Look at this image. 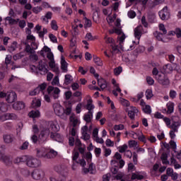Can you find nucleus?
Returning a JSON list of instances; mask_svg holds the SVG:
<instances>
[{
  "mask_svg": "<svg viewBox=\"0 0 181 181\" xmlns=\"http://www.w3.org/2000/svg\"><path fill=\"white\" fill-rule=\"evenodd\" d=\"M24 158V162L28 168H39L42 165L40 160L37 158H35L30 156H25Z\"/></svg>",
  "mask_w": 181,
  "mask_h": 181,
  "instance_id": "nucleus-1",
  "label": "nucleus"
},
{
  "mask_svg": "<svg viewBox=\"0 0 181 181\" xmlns=\"http://www.w3.org/2000/svg\"><path fill=\"white\" fill-rule=\"evenodd\" d=\"M157 81L161 86H169L170 84V81H169V78L165 75V74H160L156 77Z\"/></svg>",
  "mask_w": 181,
  "mask_h": 181,
  "instance_id": "nucleus-2",
  "label": "nucleus"
},
{
  "mask_svg": "<svg viewBox=\"0 0 181 181\" xmlns=\"http://www.w3.org/2000/svg\"><path fill=\"white\" fill-rule=\"evenodd\" d=\"M158 15L162 21H168V19H170V12H169L168 6H165L162 10H160Z\"/></svg>",
  "mask_w": 181,
  "mask_h": 181,
  "instance_id": "nucleus-3",
  "label": "nucleus"
},
{
  "mask_svg": "<svg viewBox=\"0 0 181 181\" xmlns=\"http://www.w3.org/2000/svg\"><path fill=\"white\" fill-rule=\"evenodd\" d=\"M47 92L49 95H52L54 100L59 98V94H60V89L57 87L49 86L47 88Z\"/></svg>",
  "mask_w": 181,
  "mask_h": 181,
  "instance_id": "nucleus-4",
  "label": "nucleus"
},
{
  "mask_svg": "<svg viewBox=\"0 0 181 181\" xmlns=\"http://www.w3.org/2000/svg\"><path fill=\"white\" fill-rule=\"evenodd\" d=\"M44 176L45 172H43V170L35 169L31 173V177L34 180H40Z\"/></svg>",
  "mask_w": 181,
  "mask_h": 181,
  "instance_id": "nucleus-5",
  "label": "nucleus"
},
{
  "mask_svg": "<svg viewBox=\"0 0 181 181\" xmlns=\"http://www.w3.org/2000/svg\"><path fill=\"white\" fill-rule=\"evenodd\" d=\"M53 108L56 115H58V117H62L64 115V107L60 104L54 103L53 105Z\"/></svg>",
  "mask_w": 181,
  "mask_h": 181,
  "instance_id": "nucleus-6",
  "label": "nucleus"
},
{
  "mask_svg": "<svg viewBox=\"0 0 181 181\" xmlns=\"http://www.w3.org/2000/svg\"><path fill=\"white\" fill-rule=\"evenodd\" d=\"M49 135H50V129L49 128H44L40 134L39 139L45 142L46 139H47Z\"/></svg>",
  "mask_w": 181,
  "mask_h": 181,
  "instance_id": "nucleus-7",
  "label": "nucleus"
},
{
  "mask_svg": "<svg viewBox=\"0 0 181 181\" xmlns=\"http://www.w3.org/2000/svg\"><path fill=\"white\" fill-rule=\"evenodd\" d=\"M0 160L5 163L6 166H12V157L8 156L5 154H0Z\"/></svg>",
  "mask_w": 181,
  "mask_h": 181,
  "instance_id": "nucleus-8",
  "label": "nucleus"
},
{
  "mask_svg": "<svg viewBox=\"0 0 181 181\" xmlns=\"http://www.w3.org/2000/svg\"><path fill=\"white\" fill-rule=\"evenodd\" d=\"M46 87H47L46 83L39 85L33 91L30 92V95H36V94H39L40 91L46 90Z\"/></svg>",
  "mask_w": 181,
  "mask_h": 181,
  "instance_id": "nucleus-9",
  "label": "nucleus"
},
{
  "mask_svg": "<svg viewBox=\"0 0 181 181\" xmlns=\"http://www.w3.org/2000/svg\"><path fill=\"white\" fill-rule=\"evenodd\" d=\"M88 132V127L87 125L82 127V128H81V134H82L81 139H83V141H88L90 139V136Z\"/></svg>",
  "mask_w": 181,
  "mask_h": 181,
  "instance_id": "nucleus-10",
  "label": "nucleus"
},
{
  "mask_svg": "<svg viewBox=\"0 0 181 181\" xmlns=\"http://www.w3.org/2000/svg\"><path fill=\"white\" fill-rule=\"evenodd\" d=\"M16 98V93L14 91L8 92L7 93V98H6V101L11 104L12 103H15Z\"/></svg>",
  "mask_w": 181,
  "mask_h": 181,
  "instance_id": "nucleus-11",
  "label": "nucleus"
},
{
  "mask_svg": "<svg viewBox=\"0 0 181 181\" xmlns=\"http://www.w3.org/2000/svg\"><path fill=\"white\" fill-rule=\"evenodd\" d=\"M175 118H177V117H174L172 120L171 125L169 128L171 129V131H175V132H178L179 127H180V122L175 121Z\"/></svg>",
  "mask_w": 181,
  "mask_h": 181,
  "instance_id": "nucleus-12",
  "label": "nucleus"
},
{
  "mask_svg": "<svg viewBox=\"0 0 181 181\" xmlns=\"http://www.w3.org/2000/svg\"><path fill=\"white\" fill-rule=\"evenodd\" d=\"M25 33L28 35L25 42H28V44H29V40H31V42H35L36 38L35 37V36L31 35L32 30H30V29L26 28Z\"/></svg>",
  "mask_w": 181,
  "mask_h": 181,
  "instance_id": "nucleus-13",
  "label": "nucleus"
},
{
  "mask_svg": "<svg viewBox=\"0 0 181 181\" xmlns=\"http://www.w3.org/2000/svg\"><path fill=\"white\" fill-rule=\"evenodd\" d=\"M57 156V151L51 149L47 153H45V159H53Z\"/></svg>",
  "mask_w": 181,
  "mask_h": 181,
  "instance_id": "nucleus-14",
  "label": "nucleus"
},
{
  "mask_svg": "<svg viewBox=\"0 0 181 181\" xmlns=\"http://www.w3.org/2000/svg\"><path fill=\"white\" fill-rule=\"evenodd\" d=\"M142 36V25L138 26L134 29V37L139 40Z\"/></svg>",
  "mask_w": 181,
  "mask_h": 181,
  "instance_id": "nucleus-15",
  "label": "nucleus"
},
{
  "mask_svg": "<svg viewBox=\"0 0 181 181\" xmlns=\"http://www.w3.org/2000/svg\"><path fill=\"white\" fill-rule=\"evenodd\" d=\"M38 70L42 72V74H46V73H47V69L46 68V64H45V62H43V61L40 60L39 62V64H38Z\"/></svg>",
  "mask_w": 181,
  "mask_h": 181,
  "instance_id": "nucleus-16",
  "label": "nucleus"
},
{
  "mask_svg": "<svg viewBox=\"0 0 181 181\" xmlns=\"http://www.w3.org/2000/svg\"><path fill=\"white\" fill-rule=\"evenodd\" d=\"M24 45H25L24 52H25L28 54H34V53H35V50L33 49V47H32L28 43V41H25Z\"/></svg>",
  "mask_w": 181,
  "mask_h": 181,
  "instance_id": "nucleus-17",
  "label": "nucleus"
},
{
  "mask_svg": "<svg viewBox=\"0 0 181 181\" xmlns=\"http://www.w3.org/2000/svg\"><path fill=\"white\" fill-rule=\"evenodd\" d=\"M51 139H53V141H57V142H62V136L60 134H58L57 132H51L50 134Z\"/></svg>",
  "mask_w": 181,
  "mask_h": 181,
  "instance_id": "nucleus-18",
  "label": "nucleus"
},
{
  "mask_svg": "<svg viewBox=\"0 0 181 181\" xmlns=\"http://www.w3.org/2000/svg\"><path fill=\"white\" fill-rule=\"evenodd\" d=\"M83 119L87 122V124H89V122H91V120L93 119V112L88 111L87 114H85L83 116Z\"/></svg>",
  "mask_w": 181,
  "mask_h": 181,
  "instance_id": "nucleus-19",
  "label": "nucleus"
},
{
  "mask_svg": "<svg viewBox=\"0 0 181 181\" xmlns=\"http://www.w3.org/2000/svg\"><path fill=\"white\" fill-rule=\"evenodd\" d=\"M3 139L5 144H11V142H13L14 137L11 134H4L3 136Z\"/></svg>",
  "mask_w": 181,
  "mask_h": 181,
  "instance_id": "nucleus-20",
  "label": "nucleus"
},
{
  "mask_svg": "<svg viewBox=\"0 0 181 181\" xmlns=\"http://www.w3.org/2000/svg\"><path fill=\"white\" fill-rule=\"evenodd\" d=\"M165 0H153L151 3L149 4V8L153 9L155 6H158V5H160V4H163Z\"/></svg>",
  "mask_w": 181,
  "mask_h": 181,
  "instance_id": "nucleus-21",
  "label": "nucleus"
},
{
  "mask_svg": "<svg viewBox=\"0 0 181 181\" xmlns=\"http://www.w3.org/2000/svg\"><path fill=\"white\" fill-rule=\"evenodd\" d=\"M67 62L64 59V57H61V69L63 70L65 73H67Z\"/></svg>",
  "mask_w": 181,
  "mask_h": 181,
  "instance_id": "nucleus-22",
  "label": "nucleus"
},
{
  "mask_svg": "<svg viewBox=\"0 0 181 181\" xmlns=\"http://www.w3.org/2000/svg\"><path fill=\"white\" fill-rule=\"evenodd\" d=\"M175 67H176V66H172V64H168L163 66V70H165L166 73H172V71L175 70Z\"/></svg>",
  "mask_w": 181,
  "mask_h": 181,
  "instance_id": "nucleus-23",
  "label": "nucleus"
},
{
  "mask_svg": "<svg viewBox=\"0 0 181 181\" xmlns=\"http://www.w3.org/2000/svg\"><path fill=\"white\" fill-rule=\"evenodd\" d=\"M30 118H39L40 117V112L39 110H32L28 113Z\"/></svg>",
  "mask_w": 181,
  "mask_h": 181,
  "instance_id": "nucleus-24",
  "label": "nucleus"
},
{
  "mask_svg": "<svg viewBox=\"0 0 181 181\" xmlns=\"http://www.w3.org/2000/svg\"><path fill=\"white\" fill-rule=\"evenodd\" d=\"M138 112V109L136 107H133L132 110H129L128 112V116L130 119H135V114Z\"/></svg>",
  "mask_w": 181,
  "mask_h": 181,
  "instance_id": "nucleus-25",
  "label": "nucleus"
},
{
  "mask_svg": "<svg viewBox=\"0 0 181 181\" xmlns=\"http://www.w3.org/2000/svg\"><path fill=\"white\" fill-rule=\"evenodd\" d=\"M13 108L16 110L17 111H21L22 108H23V103L22 102H17L13 105Z\"/></svg>",
  "mask_w": 181,
  "mask_h": 181,
  "instance_id": "nucleus-26",
  "label": "nucleus"
},
{
  "mask_svg": "<svg viewBox=\"0 0 181 181\" xmlns=\"http://www.w3.org/2000/svg\"><path fill=\"white\" fill-rule=\"evenodd\" d=\"M42 105V102L40 99H35L33 100L32 107L33 108H39Z\"/></svg>",
  "mask_w": 181,
  "mask_h": 181,
  "instance_id": "nucleus-27",
  "label": "nucleus"
},
{
  "mask_svg": "<svg viewBox=\"0 0 181 181\" xmlns=\"http://www.w3.org/2000/svg\"><path fill=\"white\" fill-rule=\"evenodd\" d=\"M37 157L46 159V152H45L43 150L37 149Z\"/></svg>",
  "mask_w": 181,
  "mask_h": 181,
  "instance_id": "nucleus-28",
  "label": "nucleus"
},
{
  "mask_svg": "<svg viewBox=\"0 0 181 181\" xmlns=\"http://www.w3.org/2000/svg\"><path fill=\"white\" fill-rule=\"evenodd\" d=\"M110 47H112L111 53L112 54H117L119 53V49H118V45L112 44L110 45Z\"/></svg>",
  "mask_w": 181,
  "mask_h": 181,
  "instance_id": "nucleus-29",
  "label": "nucleus"
},
{
  "mask_svg": "<svg viewBox=\"0 0 181 181\" xmlns=\"http://www.w3.org/2000/svg\"><path fill=\"white\" fill-rule=\"evenodd\" d=\"M71 81H73V78H72L71 75H70V74L66 75L65 80H64V84H66V86H69V84H70V83H71Z\"/></svg>",
  "mask_w": 181,
  "mask_h": 181,
  "instance_id": "nucleus-30",
  "label": "nucleus"
},
{
  "mask_svg": "<svg viewBox=\"0 0 181 181\" xmlns=\"http://www.w3.org/2000/svg\"><path fill=\"white\" fill-rule=\"evenodd\" d=\"M6 21H8L9 25H16V23H18L19 21V19L15 20L11 17L8 16L6 18Z\"/></svg>",
  "mask_w": 181,
  "mask_h": 181,
  "instance_id": "nucleus-31",
  "label": "nucleus"
},
{
  "mask_svg": "<svg viewBox=\"0 0 181 181\" xmlns=\"http://www.w3.org/2000/svg\"><path fill=\"white\" fill-rule=\"evenodd\" d=\"M93 62L97 66H103V61L97 56L93 55Z\"/></svg>",
  "mask_w": 181,
  "mask_h": 181,
  "instance_id": "nucleus-32",
  "label": "nucleus"
},
{
  "mask_svg": "<svg viewBox=\"0 0 181 181\" xmlns=\"http://www.w3.org/2000/svg\"><path fill=\"white\" fill-rule=\"evenodd\" d=\"M92 103H93V99H89L86 105V109L88 111H91V110H94V105Z\"/></svg>",
  "mask_w": 181,
  "mask_h": 181,
  "instance_id": "nucleus-33",
  "label": "nucleus"
},
{
  "mask_svg": "<svg viewBox=\"0 0 181 181\" xmlns=\"http://www.w3.org/2000/svg\"><path fill=\"white\" fill-rule=\"evenodd\" d=\"M173 107H175V105L172 103L167 104V112L168 114H172L173 112Z\"/></svg>",
  "mask_w": 181,
  "mask_h": 181,
  "instance_id": "nucleus-34",
  "label": "nucleus"
},
{
  "mask_svg": "<svg viewBox=\"0 0 181 181\" xmlns=\"http://www.w3.org/2000/svg\"><path fill=\"white\" fill-rule=\"evenodd\" d=\"M125 34L122 33V35L119 38V45L120 46L121 50H124V47H122V44L124 43V40H125Z\"/></svg>",
  "mask_w": 181,
  "mask_h": 181,
  "instance_id": "nucleus-35",
  "label": "nucleus"
},
{
  "mask_svg": "<svg viewBox=\"0 0 181 181\" xmlns=\"http://www.w3.org/2000/svg\"><path fill=\"white\" fill-rule=\"evenodd\" d=\"M144 175L135 174V173H133L132 175V180H135V179H137L138 180H142V179H144Z\"/></svg>",
  "mask_w": 181,
  "mask_h": 181,
  "instance_id": "nucleus-36",
  "label": "nucleus"
},
{
  "mask_svg": "<svg viewBox=\"0 0 181 181\" xmlns=\"http://www.w3.org/2000/svg\"><path fill=\"white\" fill-rule=\"evenodd\" d=\"M92 25L93 23H91V20L85 17V24H84L85 29H87V28H91Z\"/></svg>",
  "mask_w": 181,
  "mask_h": 181,
  "instance_id": "nucleus-37",
  "label": "nucleus"
},
{
  "mask_svg": "<svg viewBox=\"0 0 181 181\" xmlns=\"http://www.w3.org/2000/svg\"><path fill=\"white\" fill-rule=\"evenodd\" d=\"M51 28L53 30H57L59 29V26L57 25V21H56L55 20H52L51 21Z\"/></svg>",
  "mask_w": 181,
  "mask_h": 181,
  "instance_id": "nucleus-38",
  "label": "nucleus"
},
{
  "mask_svg": "<svg viewBox=\"0 0 181 181\" xmlns=\"http://www.w3.org/2000/svg\"><path fill=\"white\" fill-rule=\"evenodd\" d=\"M146 97L147 100H151L153 97V93H152V90L147 89L146 91Z\"/></svg>",
  "mask_w": 181,
  "mask_h": 181,
  "instance_id": "nucleus-39",
  "label": "nucleus"
},
{
  "mask_svg": "<svg viewBox=\"0 0 181 181\" xmlns=\"http://www.w3.org/2000/svg\"><path fill=\"white\" fill-rule=\"evenodd\" d=\"M29 59L30 60H31V62H37V60H39V57L36 54H30Z\"/></svg>",
  "mask_w": 181,
  "mask_h": 181,
  "instance_id": "nucleus-40",
  "label": "nucleus"
},
{
  "mask_svg": "<svg viewBox=\"0 0 181 181\" xmlns=\"http://www.w3.org/2000/svg\"><path fill=\"white\" fill-rule=\"evenodd\" d=\"M15 50H16V42H13V45L8 48V52H9V53H12L13 52H15Z\"/></svg>",
  "mask_w": 181,
  "mask_h": 181,
  "instance_id": "nucleus-41",
  "label": "nucleus"
},
{
  "mask_svg": "<svg viewBox=\"0 0 181 181\" xmlns=\"http://www.w3.org/2000/svg\"><path fill=\"white\" fill-rule=\"evenodd\" d=\"M7 119H16L18 116L14 113H6Z\"/></svg>",
  "mask_w": 181,
  "mask_h": 181,
  "instance_id": "nucleus-42",
  "label": "nucleus"
},
{
  "mask_svg": "<svg viewBox=\"0 0 181 181\" xmlns=\"http://www.w3.org/2000/svg\"><path fill=\"white\" fill-rule=\"evenodd\" d=\"M112 83L113 84V86H115V87H116V91H117L118 93H121V88H119V85L117 83V81H115V78L112 79Z\"/></svg>",
  "mask_w": 181,
  "mask_h": 181,
  "instance_id": "nucleus-43",
  "label": "nucleus"
},
{
  "mask_svg": "<svg viewBox=\"0 0 181 181\" xmlns=\"http://www.w3.org/2000/svg\"><path fill=\"white\" fill-rule=\"evenodd\" d=\"M71 122H72V125L74 127V128H76V127H77V125L78 124V119L75 118V117H71Z\"/></svg>",
  "mask_w": 181,
  "mask_h": 181,
  "instance_id": "nucleus-44",
  "label": "nucleus"
},
{
  "mask_svg": "<svg viewBox=\"0 0 181 181\" xmlns=\"http://www.w3.org/2000/svg\"><path fill=\"white\" fill-rule=\"evenodd\" d=\"M22 162H23V158L22 157H17L13 159V163H15V165H20Z\"/></svg>",
  "mask_w": 181,
  "mask_h": 181,
  "instance_id": "nucleus-45",
  "label": "nucleus"
},
{
  "mask_svg": "<svg viewBox=\"0 0 181 181\" xmlns=\"http://www.w3.org/2000/svg\"><path fill=\"white\" fill-rule=\"evenodd\" d=\"M115 76H119L122 73V67L119 66L114 69Z\"/></svg>",
  "mask_w": 181,
  "mask_h": 181,
  "instance_id": "nucleus-46",
  "label": "nucleus"
},
{
  "mask_svg": "<svg viewBox=\"0 0 181 181\" xmlns=\"http://www.w3.org/2000/svg\"><path fill=\"white\" fill-rule=\"evenodd\" d=\"M127 149H128V146L127 144H124L119 147V152H120V153H124V152H126L125 151H127Z\"/></svg>",
  "mask_w": 181,
  "mask_h": 181,
  "instance_id": "nucleus-47",
  "label": "nucleus"
},
{
  "mask_svg": "<svg viewBox=\"0 0 181 181\" xmlns=\"http://www.w3.org/2000/svg\"><path fill=\"white\" fill-rule=\"evenodd\" d=\"M143 111L145 114H151V112H152L150 105H145V107L143 108Z\"/></svg>",
  "mask_w": 181,
  "mask_h": 181,
  "instance_id": "nucleus-48",
  "label": "nucleus"
},
{
  "mask_svg": "<svg viewBox=\"0 0 181 181\" xmlns=\"http://www.w3.org/2000/svg\"><path fill=\"white\" fill-rule=\"evenodd\" d=\"M49 37L52 43H57V37L54 35L50 33Z\"/></svg>",
  "mask_w": 181,
  "mask_h": 181,
  "instance_id": "nucleus-49",
  "label": "nucleus"
},
{
  "mask_svg": "<svg viewBox=\"0 0 181 181\" xmlns=\"http://www.w3.org/2000/svg\"><path fill=\"white\" fill-rule=\"evenodd\" d=\"M23 128V123L21 122L17 125L16 131H17V135H20V132L22 131V129Z\"/></svg>",
  "mask_w": 181,
  "mask_h": 181,
  "instance_id": "nucleus-50",
  "label": "nucleus"
},
{
  "mask_svg": "<svg viewBox=\"0 0 181 181\" xmlns=\"http://www.w3.org/2000/svg\"><path fill=\"white\" fill-rule=\"evenodd\" d=\"M159 29L161 32H163V35H166V33H168V30H166V28H165V25L160 24Z\"/></svg>",
  "mask_w": 181,
  "mask_h": 181,
  "instance_id": "nucleus-51",
  "label": "nucleus"
},
{
  "mask_svg": "<svg viewBox=\"0 0 181 181\" xmlns=\"http://www.w3.org/2000/svg\"><path fill=\"white\" fill-rule=\"evenodd\" d=\"M146 81L149 86H153V83H155V80L151 76L146 77Z\"/></svg>",
  "mask_w": 181,
  "mask_h": 181,
  "instance_id": "nucleus-52",
  "label": "nucleus"
},
{
  "mask_svg": "<svg viewBox=\"0 0 181 181\" xmlns=\"http://www.w3.org/2000/svg\"><path fill=\"white\" fill-rule=\"evenodd\" d=\"M23 57V53L20 52L18 54H16L13 57V60H19V59H22Z\"/></svg>",
  "mask_w": 181,
  "mask_h": 181,
  "instance_id": "nucleus-53",
  "label": "nucleus"
},
{
  "mask_svg": "<svg viewBox=\"0 0 181 181\" xmlns=\"http://www.w3.org/2000/svg\"><path fill=\"white\" fill-rule=\"evenodd\" d=\"M127 15L129 18H131L132 19H134L136 16V13L135 11L131 10L127 13Z\"/></svg>",
  "mask_w": 181,
  "mask_h": 181,
  "instance_id": "nucleus-54",
  "label": "nucleus"
},
{
  "mask_svg": "<svg viewBox=\"0 0 181 181\" xmlns=\"http://www.w3.org/2000/svg\"><path fill=\"white\" fill-rule=\"evenodd\" d=\"M177 95V93H176L175 90H170V93H169L170 98H172L173 100L174 98H176Z\"/></svg>",
  "mask_w": 181,
  "mask_h": 181,
  "instance_id": "nucleus-55",
  "label": "nucleus"
},
{
  "mask_svg": "<svg viewBox=\"0 0 181 181\" xmlns=\"http://www.w3.org/2000/svg\"><path fill=\"white\" fill-rule=\"evenodd\" d=\"M76 163H79L81 166H82L83 168H84V166L87 165V163H86V160H84V158L79 159L78 161H76Z\"/></svg>",
  "mask_w": 181,
  "mask_h": 181,
  "instance_id": "nucleus-56",
  "label": "nucleus"
},
{
  "mask_svg": "<svg viewBox=\"0 0 181 181\" xmlns=\"http://www.w3.org/2000/svg\"><path fill=\"white\" fill-rule=\"evenodd\" d=\"M103 181H110L111 179V173H107L103 176Z\"/></svg>",
  "mask_w": 181,
  "mask_h": 181,
  "instance_id": "nucleus-57",
  "label": "nucleus"
},
{
  "mask_svg": "<svg viewBox=\"0 0 181 181\" xmlns=\"http://www.w3.org/2000/svg\"><path fill=\"white\" fill-rule=\"evenodd\" d=\"M42 9L41 6L33 7V12H34V13H39V12H41Z\"/></svg>",
  "mask_w": 181,
  "mask_h": 181,
  "instance_id": "nucleus-58",
  "label": "nucleus"
},
{
  "mask_svg": "<svg viewBox=\"0 0 181 181\" xmlns=\"http://www.w3.org/2000/svg\"><path fill=\"white\" fill-rule=\"evenodd\" d=\"M110 172L112 173V175H117L118 173V167H117V165H115V167H112L110 169Z\"/></svg>",
  "mask_w": 181,
  "mask_h": 181,
  "instance_id": "nucleus-59",
  "label": "nucleus"
},
{
  "mask_svg": "<svg viewBox=\"0 0 181 181\" xmlns=\"http://www.w3.org/2000/svg\"><path fill=\"white\" fill-rule=\"evenodd\" d=\"M86 158L87 162H91V159L93 158V155L91 154L90 152H88L86 154Z\"/></svg>",
  "mask_w": 181,
  "mask_h": 181,
  "instance_id": "nucleus-60",
  "label": "nucleus"
},
{
  "mask_svg": "<svg viewBox=\"0 0 181 181\" xmlns=\"http://www.w3.org/2000/svg\"><path fill=\"white\" fill-rule=\"evenodd\" d=\"M71 95H73V93H71V91L68 90L65 92L66 100H70V98H71Z\"/></svg>",
  "mask_w": 181,
  "mask_h": 181,
  "instance_id": "nucleus-61",
  "label": "nucleus"
},
{
  "mask_svg": "<svg viewBox=\"0 0 181 181\" xmlns=\"http://www.w3.org/2000/svg\"><path fill=\"white\" fill-rule=\"evenodd\" d=\"M124 124H119V125H115L114 126V129L115 131H119L121 129H124Z\"/></svg>",
  "mask_w": 181,
  "mask_h": 181,
  "instance_id": "nucleus-62",
  "label": "nucleus"
},
{
  "mask_svg": "<svg viewBox=\"0 0 181 181\" xmlns=\"http://www.w3.org/2000/svg\"><path fill=\"white\" fill-rule=\"evenodd\" d=\"M106 146H114V141H111V139H107L106 140Z\"/></svg>",
  "mask_w": 181,
  "mask_h": 181,
  "instance_id": "nucleus-63",
  "label": "nucleus"
},
{
  "mask_svg": "<svg viewBox=\"0 0 181 181\" xmlns=\"http://www.w3.org/2000/svg\"><path fill=\"white\" fill-rule=\"evenodd\" d=\"M175 35H177V37H181V29L180 28H176L175 31H174Z\"/></svg>",
  "mask_w": 181,
  "mask_h": 181,
  "instance_id": "nucleus-64",
  "label": "nucleus"
}]
</instances>
